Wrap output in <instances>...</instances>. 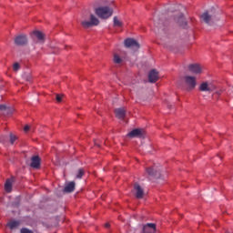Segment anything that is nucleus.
<instances>
[{
	"mask_svg": "<svg viewBox=\"0 0 233 233\" xmlns=\"http://www.w3.org/2000/svg\"><path fill=\"white\" fill-rule=\"evenodd\" d=\"M200 19L203 23H206V25H208L209 26H221V25H223V23L219 22V16H218V14H216V10L214 8L204 12L200 15Z\"/></svg>",
	"mask_w": 233,
	"mask_h": 233,
	"instance_id": "obj_1",
	"label": "nucleus"
},
{
	"mask_svg": "<svg viewBox=\"0 0 233 233\" xmlns=\"http://www.w3.org/2000/svg\"><path fill=\"white\" fill-rule=\"evenodd\" d=\"M80 24L83 28H92L99 25V18L94 14H86L82 15Z\"/></svg>",
	"mask_w": 233,
	"mask_h": 233,
	"instance_id": "obj_2",
	"label": "nucleus"
},
{
	"mask_svg": "<svg viewBox=\"0 0 233 233\" xmlns=\"http://www.w3.org/2000/svg\"><path fill=\"white\" fill-rule=\"evenodd\" d=\"M95 14L100 19H108L109 17H112L114 9L108 5H101L95 8Z\"/></svg>",
	"mask_w": 233,
	"mask_h": 233,
	"instance_id": "obj_3",
	"label": "nucleus"
},
{
	"mask_svg": "<svg viewBox=\"0 0 233 233\" xmlns=\"http://www.w3.org/2000/svg\"><path fill=\"white\" fill-rule=\"evenodd\" d=\"M198 90H200V92H208L210 94V92L216 90V86L211 81H204L200 84Z\"/></svg>",
	"mask_w": 233,
	"mask_h": 233,
	"instance_id": "obj_4",
	"label": "nucleus"
},
{
	"mask_svg": "<svg viewBox=\"0 0 233 233\" xmlns=\"http://www.w3.org/2000/svg\"><path fill=\"white\" fill-rule=\"evenodd\" d=\"M127 137H130V139H133L134 137H137L138 139H145V130L141 128L133 129L127 134Z\"/></svg>",
	"mask_w": 233,
	"mask_h": 233,
	"instance_id": "obj_5",
	"label": "nucleus"
},
{
	"mask_svg": "<svg viewBox=\"0 0 233 233\" xmlns=\"http://www.w3.org/2000/svg\"><path fill=\"white\" fill-rule=\"evenodd\" d=\"M126 48H132V50H139V43L134 38H127L124 42Z\"/></svg>",
	"mask_w": 233,
	"mask_h": 233,
	"instance_id": "obj_6",
	"label": "nucleus"
},
{
	"mask_svg": "<svg viewBox=\"0 0 233 233\" xmlns=\"http://www.w3.org/2000/svg\"><path fill=\"white\" fill-rule=\"evenodd\" d=\"M133 194L137 199H143L145 197V189H143L139 184L135 183Z\"/></svg>",
	"mask_w": 233,
	"mask_h": 233,
	"instance_id": "obj_7",
	"label": "nucleus"
},
{
	"mask_svg": "<svg viewBox=\"0 0 233 233\" xmlns=\"http://www.w3.org/2000/svg\"><path fill=\"white\" fill-rule=\"evenodd\" d=\"M185 83L190 90H194V88H196V86L198 85V81L196 80V76H185Z\"/></svg>",
	"mask_w": 233,
	"mask_h": 233,
	"instance_id": "obj_8",
	"label": "nucleus"
},
{
	"mask_svg": "<svg viewBox=\"0 0 233 233\" xmlns=\"http://www.w3.org/2000/svg\"><path fill=\"white\" fill-rule=\"evenodd\" d=\"M28 44V36H26V35H18L15 38V45H16V46H25V45Z\"/></svg>",
	"mask_w": 233,
	"mask_h": 233,
	"instance_id": "obj_9",
	"label": "nucleus"
},
{
	"mask_svg": "<svg viewBox=\"0 0 233 233\" xmlns=\"http://www.w3.org/2000/svg\"><path fill=\"white\" fill-rule=\"evenodd\" d=\"M189 72L192 74H196V76H199V74H203V70L205 69L201 65L199 64H190L188 66Z\"/></svg>",
	"mask_w": 233,
	"mask_h": 233,
	"instance_id": "obj_10",
	"label": "nucleus"
},
{
	"mask_svg": "<svg viewBox=\"0 0 233 233\" xmlns=\"http://www.w3.org/2000/svg\"><path fill=\"white\" fill-rule=\"evenodd\" d=\"M167 30V25H165V23L163 20H160L159 22H155V31L157 34H164V32Z\"/></svg>",
	"mask_w": 233,
	"mask_h": 233,
	"instance_id": "obj_11",
	"label": "nucleus"
},
{
	"mask_svg": "<svg viewBox=\"0 0 233 233\" xmlns=\"http://www.w3.org/2000/svg\"><path fill=\"white\" fill-rule=\"evenodd\" d=\"M176 23L179 25L182 28L187 27V19L185 18V15L183 14H179L176 18H175Z\"/></svg>",
	"mask_w": 233,
	"mask_h": 233,
	"instance_id": "obj_12",
	"label": "nucleus"
},
{
	"mask_svg": "<svg viewBox=\"0 0 233 233\" xmlns=\"http://www.w3.org/2000/svg\"><path fill=\"white\" fill-rule=\"evenodd\" d=\"M154 232H156V224L147 223L143 227L141 233H154Z\"/></svg>",
	"mask_w": 233,
	"mask_h": 233,
	"instance_id": "obj_13",
	"label": "nucleus"
},
{
	"mask_svg": "<svg viewBox=\"0 0 233 233\" xmlns=\"http://www.w3.org/2000/svg\"><path fill=\"white\" fill-rule=\"evenodd\" d=\"M157 79H159V73L156 69L151 70L148 75L149 83H156Z\"/></svg>",
	"mask_w": 233,
	"mask_h": 233,
	"instance_id": "obj_14",
	"label": "nucleus"
},
{
	"mask_svg": "<svg viewBox=\"0 0 233 233\" xmlns=\"http://www.w3.org/2000/svg\"><path fill=\"white\" fill-rule=\"evenodd\" d=\"M0 110L6 116H10V114H14V107L8 106L6 105H0Z\"/></svg>",
	"mask_w": 233,
	"mask_h": 233,
	"instance_id": "obj_15",
	"label": "nucleus"
},
{
	"mask_svg": "<svg viewBox=\"0 0 233 233\" xmlns=\"http://www.w3.org/2000/svg\"><path fill=\"white\" fill-rule=\"evenodd\" d=\"M41 165V158L38 156H35L31 158V167L32 168H39Z\"/></svg>",
	"mask_w": 233,
	"mask_h": 233,
	"instance_id": "obj_16",
	"label": "nucleus"
},
{
	"mask_svg": "<svg viewBox=\"0 0 233 233\" xmlns=\"http://www.w3.org/2000/svg\"><path fill=\"white\" fill-rule=\"evenodd\" d=\"M123 25L124 23L121 17L119 16L113 17V26H115V28H123Z\"/></svg>",
	"mask_w": 233,
	"mask_h": 233,
	"instance_id": "obj_17",
	"label": "nucleus"
},
{
	"mask_svg": "<svg viewBox=\"0 0 233 233\" xmlns=\"http://www.w3.org/2000/svg\"><path fill=\"white\" fill-rule=\"evenodd\" d=\"M116 117L118 119H123L127 114L125 108L119 107L115 110Z\"/></svg>",
	"mask_w": 233,
	"mask_h": 233,
	"instance_id": "obj_18",
	"label": "nucleus"
},
{
	"mask_svg": "<svg viewBox=\"0 0 233 233\" xmlns=\"http://www.w3.org/2000/svg\"><path fill=\"white\" fill-rule=\"evenodd\" d=\"M75 188H76V182L71 181V182H68L67 184H66L64 191L70 193V192H74Z\"/></svg>",
	"mask_w": 233,
	"mask_h": 233,
	"instance_id": "obj_19",
	"label": "nucleus"
},
{
	"mask_svg": "<svg viewBox=\"0 0 233 233\" xmlns=\"http://www.w3.org/2000/svg\"><path fill=\"white\" fill-rule=\"evenodd\" d=\"M33 35L36 37L38 43H45V35L41 31H34Z\"/></svg>",
	"mask_w": 233,
	"mask_h": 233,
	"instance_id": "obj_20",
	"label": "nucleus"
},
{
	"mask_svg": "<svg viewBox=\"0 0 233 233\" xmlns=\"http://www.w3.org/2000/svg\"><path fill=\"white\" fill-rule=\"evenodd\" d=\"M13 184H14V179H12V178H8L5 181V192H12V185Z\"/></svg>",
	"mask_w": 233,
	"mask_h": 233,
	"instance_id": "obj_21",
	"label": "nucleus"
},
{
	"mask_svg": "<svg viewBox=\"0 0 233 233\" xmlns=\"http://www.w3.org/2000/svg\"><path fill=\"white\" fill-rule=\"evenodd\" d=\"M146 172L148 174V176H151L152 177H157V170H156L154 167L147 168Z\"/></svg>",
	"mask_w": 233,
	"mask_h": 233,
	"instance_id": "obj_22",
	"label": "nucleus"
},
{
	"mask_svg": "<svg viewBox=\"0 0 233 233\" xmlns=\"http://www.w3.org/2000/svg\"><path fill=\"white\" fill-rule=\"evenodd\" d=\"M113 61L114 63H116V65H121V63H123V58H121L119 55L115 54L113 57Z\"/></svg>",
	"mask_w": 233,
	"mask_h": 233,
	"instance_id": "obj_23",
	"label": "nucleus"
},
{
	"mask_svg": "<svg viewBox=\"0 0 233 233\" xmlns=\"http://www.w3.org/2000/svg\"><path fill=\"white\" fill-rule=\"evenodd\" d=\"M165 46L167 47V48H168V50H174V48H176V42H174V41H168L166 45H165Z\"/></svg>",
	"mask_w": 233,
	"mask_h": 233,
	"instance_id": "obj_24",
	"label": "nucleus"
},
{
	"mask_svg": "<svg viewBox=\"0 0 233 233\" xmlns=\"http://www.w3.org/2000/svg\"><path fill=\"white\" fill-rule=\"evenodd\" d=\"M8 227L10 228H17V227H19V221L17 220H14L8 223Z\"/></svg>",
	"mask_w": 233,
	"mask_h": 233,
	"instance_id": "obj_25",
	"label": "nucleus"
},
{
	"mask_svg": "<svg viewBox=\"0 0 233 233\" xmlns=\"http://www.w3.org/2000/svg\"><path fill=\"white\" fill-rule=\"evenodd\" d=\"M23 79H25V81H30V79H32V76H30L29 73H25L23 76H22Z\"/></svg>",
	"mask_w": 233,
	"mask_h": 233,
	"instance_id": "obj_26",
	"label": "nucleus"
},
{
	"mask_svg": "<svg viewBox=\"0 0 233 233\" xmlns=\"http://www.w3.org/2000/svg\"><path fill=\"white\" fill-rule=\"evenodd\" d=\"M63 97H65V95H59V94L56 95V99L58 103H61L63 101Z\"/></svg>",
	"mask_w": 233,
	"mask_h": 233,
	"instance_id": "obj_27",
	"label": "nucleus"
},
{
	"mask_svg": "<svg viewBox=\"0 0 233 233\" xmlns=\"http://www.w3.org/2000/svg\"><path fill=\"white\" fill-rule=\"evenodd\" d=\"M83 174H85V171L83 169H79L76 174V178L81 179L83 177Z\"/></svg>",
	"mask_w": 233,
	"mask_h": 233,
	"instance_id": "obj_28",
	"label": "nucleus"
},
{
	"mask_svg": "<svg viewBox=\"0 0 233 233\" xmlns=\"http://www.w3.org/2000/svg\"><path fill=\"white\" fill-rule=\"evenodd\" d=\"M19 68H21V66H19V63H15L13 66V70L15 72H17V70H19Z\"/></svg>",
	"mask_w": 233,
	"mask_h": 233,
	"instance_id": "obj_29",
	"label": "nucleus"
},
{
	"mask_svg": "<svg viewBox=\"0 0 233 233\" xmlns=\"http://www.w3.org/2000/svg\"><path fill=\"white\" fill-rule=\"evenodd\" d=\"M15 139H17V137L11 134L10 135V142L12 143V145H14Z\"/></svg>",
	"mask_w": 233,
	"mask_h": 233,
	"instance_id": "obj_30",
	"label": "nucleus"
},
{
	"mask_svg": "<svg viewBox=\"0 0 233 233\" xmlns=\"http://www.w3.org/2000/svg\"><path fill=\"white\" fill-rule=\"evenodd\" d=\"M21 233H34V231L28 229V228H22Z\"/></svg>",
	"mask_w": 233,
	"mask_h": 233,
	"instance_id": "obj_31",
	"label": "nucleus"
},
{
	"mask_svg": "<svg viewBox=\"0 0 233 233\" xmlns=\"http://www.w3.org/2000/svg\"><path fill=\"white\" fill-rule=\"evenodd\" d=\"M28 130H30V126H28V125L25 126L24 131L28 132Z\"/></svg>",
	"mask_w": 233,
	"mask_h": 233,
	"instance_id": "obj_32",
	"label": "nucleus"
},
{
	"mask_svg": "<svg viewBox=\"0 0 233 233\" xmlns=\"http://www.w3.org/2000/svg\"><path fill=\"white\" fill-rule=\"evenodd\" d=\"M105 227H106V228H108V227H110V224H109V223H106V224H105Z\"/></svg>",
	"mask_w": 233,
	"mask_h": 233,
	"instance_id": "obj_33",
	"label": "nucleus"
}]
</instances>
